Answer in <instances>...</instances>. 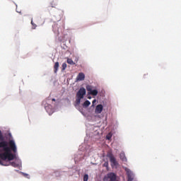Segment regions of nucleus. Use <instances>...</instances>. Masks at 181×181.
<instances>
[{
  "label": "nucleus",
  "mask_w": 181,
  "mask_h": 181,
  "mask_svg": "<svg viewBox=\"0 0 181 181\" xmlns=\"http://www.w3.org/2000/svg\"><path fill=\"white\" fill-rule=\"evenodd\" d=\"M104 168H108V161H106L103 164Z\"/></svg>",
  "instance_id": "obj_18"
},
{
  "label": "nucleus",
  "mask_w": 181,
  "mask_h": 181,
  "mask_svg": "<svg viewBox=\"0 0 181 181\" xmlns=\"http://www.w3.org/2000/svg\"><path fill=\"white\" fill-rule=\"evenodd\" d=\"M52 101H56V99L52 98Z\"/></svg>",
  "instance_id": "obj_21"
},
{
  "label": "nucleus",
  "mask_w": 181,
  "mask_h": 181,
  "mask_svg": "<svg viewBox=\"0 0 181 181\" xmlns=\"http://www.w3.org/2000/svg\"><path fill=\"white\" fill-rule=\"evenodd\" d=\"M85 78H86V75L83 72L79 73L76 77L77 81H84Z\"/></svg>",
  "instance_id": "obj_9"
},
{
  "label": "nucleus",
  "mask_w": 181,
  "mask_h": 181,
  "mask_svg": "<svg viewBox=\"0 0 181 181\" xmlns=\"http://www.w3.org/2000/svg\"><path fill=\"white\" fill-rule=\"evenodd\" d=\"M95 103H97V100L94 99L92 102V104L94 105L95 104Z\"/></svg>",
  "instance_id": "obj_19"
},
{
  "label": "nucleus",
  "mask_w": 181,
  "mask_h": 181,
  "mask_svg": "<svg viewBox=\"0 0 181 181\" xmlns=\"http://www.w3.org/2000/svg\"><path fill=\"white\" fill-rule=\"evenodd\" d=\"M31 25H33V29H36L37 25H36V24L33 23V21H31Z\"/></svg>",
  "instance_id": "obj_17"
},
{
  "label": "nucleus",
  "mask_w": 181,
  "mask_h": 181,
  "mask_svg": "<svg viewBox=\"0 0 181 181\" xmlns=\"http://www.w3.org/2000/svg\"><path fill=\"white\" fill-rule=\"evenodd\" d=\"M83 181H88V175L86 174L83 176Z\"/></svg>",
  "instance_id": "obj_16"
},
{
  "label": "nucleus",
  "mask_w": 181,
  "mask_h": 181,
  "mask_svg": "<svg viewBox=\"0 0 181 181\" xmlns=\"http://www.w3.org/2000/svg\"><path fill=\"white\" fill-rule=\"evenodd\" d=\"M91 104V103L89 100H86L83 103V107H85L86 108H87V107H89V105Z\"/></svg>",
  "instance_id": "obj_12"
},
{
  "label": "nucleus",
  "mask_w": 181,
  "mask_h": 181,
  "mask_svg": "<svg viewBox=\"0 0 181 181\" xmlns=\"http://www.w3.org/2000/svg\"><path fill=\"white\" fill-rule=\"evenodd\" d=\"M8 136H12V135L11 134V133L8 134Z\"/></svg>",
  "instance_id": "obj_22"
},
{
  "label": "nucleus",
  "mask_w": 181,
  "mask_h": 181,
  "mask_svg": "<svg viewBox=\"0 0 181 181\" xmlns=\"http://www.w3.org/2000/svg\"><path fill=\"white\" fill-rule=\"evenodd\" d=\"M66 62H67L68 64H71V65L76 64V63L74 62H73V59H71L70 58H68L66 59Z\"/></svg>",
  "instance_id": "obj_13"
},
{
  "label": "nucleus",
  "mask_w": 181,
  "mask_h": 181,
  "mask_svg": "<svg viewBox=\"0 0 181 181\" xmlns=\"http://www.w3.org/2000/svg\"><path fill=\"white\" fill-rule=\"evenodd\" d=\"M62 67V70L67 69V64L63 63Z\"/></svg>",
  "instance_id": "obj_15"
},
{
  "label": "nucleus",
  "mask_w": 181,
  "mask_h": 181,
  "mask_svg": "<svg viewBox=\"0 0 181 181\" xmlns=\"http://www.w3.org/2000/svg\"><path fill=\"white\" fill-rule=\"evenodd\" d=\"M59 62H55L54 65V73H57V71L59 70Z\"/></svg>",
  "instance_id": "obj_11"
},
{
  "label": "nucleus",
  "mask_w": 181,
  "mask_h": 181,
  "mask_svg": "<svg viewBox=\"0 0 181 181\" xmlns=\"http://www.w3.org/2000/svg\"><path fill=\"white\" fill-rule=\"evenodd\" d=\"M107 178L110 179V181H116L117 180V175L114 173H110L107 175Z\"/></svg>",
  "instance_id": "obj_7"
},
{
  "label": "nucleus",
  "mask_w": 181,
  "mask_h": 181,
  "mask_svg": "<svg viewBox=\"0 0 181 181\" xmlns=\"http://www.w3.org/2000/svg\"><path fill=\"white\" fill-rule=\"evenodd\" d=\"M82 98H83L76 97V103L77 104V105H80V103H81Z\"/></svg>",
  "instance_id": "obj_14"
},
{
  "label": "nucleus",
  "mask_w": 181,
  "mask_h": 181,
  "mask_svg": "<svg viewBox=\"0 0 181 181\" xmlns=\"http://www.w3.org/2000/svg\"><path fill=\"white\" fill-rule=\"evenodd\" d=\"M84 95H86V88H81L76 93V97H79L80 98H84Z\"/></svg>",
  "instance_id": "obj_6"
},
{
  "label": "nucleus",
  "mask_w": 181,
  "mask_h": 181,
  "mask_svg": "<svg viewBox=\"0 0 181 181\" xmlns=\"http://www.w3.org/2000/svg\"><path fill=\"white\" fill-rule=\"evenodd\" d=\"M124 170H125V172L127 173V180L128 181L134 180V173H132L131 170L126 168L124 169Z\"/></svg>",
  "instance_id": "obj_5"
},
{
  "label": "nucleus",
  "mask_w": 181,
  "mask_h": 181,
  "mask_svg": "<svg viewBox=\"0 0 181 181\" xmlns=\"http://www.w3.org/2000/svg\"><path fill=\"white\" fill-rule=\"evenodd\" d=\"M107 158H109L110 161L114 166H117L118 165V162L117 161V158L114 157V155L111 153L107 154Z\"/></svg>",
  "instance_id": "obj_4"
},
{
  "label": "nucleus",
  "mask_w": 181,
  "mask_h": 181,
  "mask_svg": "<svg viewBox=\"0 0 181 181\" xmlns=\"http://www.w3.org/2000/svg\"><path fill=\"white\" fill-rule=\"evenodd\" d=\"M107 139H111V136H107Z\"/></svg>",
  "instance_id": "obj_20"
},
{
  "label": "nucleus",
  "mask_w": 181,
  "mask_h": 181,
  "mask_svg": "<svg viewBox=\"0 0 181 181\" xmlns=\"http://www.w3.org/2000/svg\"><path fill=\"white\" fill-rule=\"evenodd\" d=\"M86 90L90 95H97L98 94V90H97V89L93 90V86L91 85H87Z\"/></svg>",
  "instance_id": "obj_2"
},
{
  "label": "nucleus",
  "mask_w": 181,
  "mask_h": 181,
  "mask_svg": "<svg viewBox=\"0 0 181 181\" xmlns=\"http://www.w3.org/2000/svg\"><path fill=\"white\" fill-rule=\"evenodd\" d=\"M11 160H1L2 163L4 164H0L1 166H9L10 165L11 166H13V168H16V166H18V165H16V163L15 162H11Z\"/></svg>",
  "instance_id": "obj_3"
},
{
  "label": "nucleus",
  "mask_w": 181,
  "mask_h": 181,
  "mask_svg": "<svg viewBox=\"0 0 181 181\" xmlns=\"http://www.w3.org/2000/svg\"><path fill=\"white\" fill-rule=\"evenodd\" d=\"M119 158L122 162H127V157L125 156V153L122 152L119 154Z\"/></svg>",
  "instance_id": "obj_10"
},
{
  "label": "nucleus",
  "mask_w": 181,
  "mask_h": 181,
  "mask_svg": "<svg viewBox=\"0 0 181 181\" xmlns=\"http://www.w3.org/2000/svg\"><path fill=\"white\" fill-rule=\"evenodd\" d=\"M88 98L89 100H90L91 97H88Z\"/></svg>",
  "instance_id": "obj_23"
},
{
  "label": "nucleus",
  "mask_w": 181,
  "mask_h": 181,
  "mask_svg": "<svg viewBox=\"0 0 181 181\" xmlns=\"http://www.w3.org/2000/svg\"><path fill=\"white\" fill-rule=\"evenodd\" d=\"M104 110V106L103 105H98L95 107V114H101Z\"/></svg>",
  "instance_id": "obj_8"
},
{
  "label": "nucleus",
  "mask_w": 181,
  "mask_h": 181,
  "mask_svg": "<svg viewBox=\"0 0 181 181\" xmlns=\"http://www.w3.org/2000/svg\"><path fill=\"white\" fill-rule=\"evenodd\" d=\"M18 147L13 139L6 141L0 130V165H4L2 160H13L16 159Z\"/></svg>",
  "instance_id": "obj_1"
}]
</instances>
